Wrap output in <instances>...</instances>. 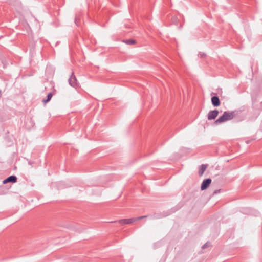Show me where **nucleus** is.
<instances>
[{
  "label": "nucleus",
  "instance_id": "nucleus-9",
  "mask_svg": "<svg viewBox=\"0 0 262 262\" xmlns=\"http://www.w3.org/2000/svg\"><path fill=\"white\" fill-rule=\"evenodd\" d=\"M206 166L205 165H202L200 168V169H199V174L200 176H202V174H203L204 171L206 170Z\"/></svg>",
  "mask_w": 262,
  "mask_h": 262
},
{
  "label": "nucleus",
  "instance_id": "nucleus-7",
  "mask_svg": "<svg viewBox=\"0 0 262 262\" xmlns=\"http://www.w3.org/2000/svg\"><path fill=\"white\" fill-rule=\"evenodd\" d=\"M16 180H17L16 177L15 176H12L8 177L6 179H5L4 181H3V183L6 184L8 182L15 183L16 182Z\"/></svg>",
  "mask_w": 262,
  "mask_h": 262
},
{
  "label": "nucleus",
  "instance_id": "nucleus-4",
  "mask_svg": "<svg viewBox=\"0 0 262 262\" xmlns=\"http://www.w3.org/2000/svg\"><path fill=\"white\" fill-rule=\"evenodd\" d=\"M219 114V111L217 110H214L209 112L207 115V118L208 120H213L216 118Z\"/></svg>",
  "mask_w": 262,
  "mask_h": 262
},
{
  "label": "nucleus",
  "instance_id": "nucleus-12",
  "mask_svg": "<svg viewBox=\"0 0 262 262\" xmlns=\"http://www.w3.org/2000/svg\"><path fill=\"white\" fill-rule=\"evenodd\" d=\"M1 96V91H0V97Z\"/></svg>",
  "mask_w": 262,
  "mask_h": 262
},
{
  "label": "nucleus",
  "instance_id": "nucleus-8",
  "mask_svg": "<svg viewBox=\"0 0 262 262\" xmlns=\"http://www.w3.org/2000/svg\"><path fill=\"white\" fill-rule=\"evenodd\" d=\"M53 96V94L52 93H49L48 95H47V98L46 99H43L42 100V101L45 103H48V102L50 101V100L51 99L52 97Z\"/></svg>",
  "mask_w": 262,
  "mask_h": 262
},
{
  "label": "nucleus",
  "instance_id": "nucleus-10",
  "mask_svg": "<svg viewBox=\"0 0 262 262\" xmlns=\"http://www.w3.org/2000/svg\"><path fill=\"white\" fill-rule=\"evenodd\" d=\"M126 44L134 45L136 43V40L134 39H127L123 41Z\"/></svg>",
  "mask_w": 262,
  "mask_h": 262
},
{
  "label": "nucleus",
  "instance_id": "nucleus-11",
  "mask_svg": "<svg viewBox=\"0 0 262 262\" xmlns=\"http://www.w3.org/2000/svg\"><path fill=\"white\" fill-rule=\"evenodd\" d=\"M215 95V93H211V95Z\"/></svg>",
  "mask_w": 262,
  "mask_h": 262
},
{
  "label": "nucleus",
  "instance_id": "nucleus-3",
  "mask_svg": "<svg viewBox=\"0 0 262 262\" xmlns=\"http://www.w3.org/2000/svg\"><path fill=\"white\" fill-rule=\"evenodd\" d=\"M69 84L74 88H76L78 86V83L77 82V79L75 76L74 74V72H73L71 76H70L69 79Z\"/></svg>",
  "mask_w": 262,
  "mask_h": 262
},
{
  "label": "nucleus",
  "instance_id": "nucleus-6",
  "mask_svg": "<svg viewBox=\"0 0 262 262\" xmlns=\"http://www.w3.org/2000/svg\"><path fill=\"white\" fill-rule=\"evenodd\" d=\"M211 183V180L210 179H207L205 180H204L201 185V190H203L206 189L209 186V185Z\"/></svg>",
  "mask_w": 262,
  "mask_h": 262
},
{
  "label": "nucleus",
  "instance_id": "nucleus-1",
  "mask_svg": "<svg viewBox=\"0 0 262 262\" xmlns=\"http://www.w3.org/2000/svg\"><path fill=\"white\" fill-rule=\"evenodd\" d=\"M241 113L242 112L241 111L236 110L233 111H225L224 112L222 116L215 121L214 124L218 125L225 121L230 120L239 116Z\"/></svg>",
  "mask_w": 262,
  "mask_h": 262
},
{
  "label": "nucleus",
  "instance_id": "nucleus-5",
  "mask_svg": "<svg viewBox=\"0 0 262 262\" xmlns=\"http://www.w3.org/2000/svg\"><path fill=\"white\" fill-rule=\"evenodd\" d=\"M211 101L212 104L214 107H217L221 104L220 100L219 97L216 96H212Z\"/></svg>",
  "mask_w": 262,
  "mask_h": 262
},
{
  "label": "nucleus",
  "instance_id": "nucleus-2",
  "mask_svg": "<svg viewBox=\"0 0 262 262\" xmlns=\"http://www.w3.org/2000/svg\"><path fill=\"white\" fill-rule=\"evenodd\" d=\"M146 216H142L137 217H134L130 219H122L119 221V224L121 225H125V224H132L136 222L139 221L142 219L146 217Z\"/></svg>",
  "mask_w": 262,
  "mask_h": 262
}]
</instances>
